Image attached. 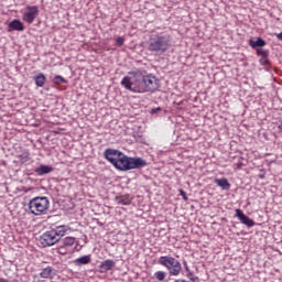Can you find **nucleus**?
<instances>
[{
	"label": "nucleus",
	"instance_id": "f257e3e1",
	"mask_svg": "<svg viewBox=\"0 0 282 282\" xmlns=\"http://www.w3.org/2000/svg\"><path fill=\"white\" fill-rule=\"evenodd\" d=\"M121 87L132 94H147L160 88V79L153 74L142 75V72H130L121 79Z\"/></svg>",
	"mask_w": 282,
	"mask_h": 282
},
{
	"label": "nucleus",
	"instance_id": "f03ea898",
	"mask_svg": "<svg viewBox=\"0 0 282 282\" xmlns=\"http://www.w3.org/2000/svg\"><path fill=\"white\" fill-rule=\"evenodd\" d=\"M104 158L117 169V171H133V169H144L147 161L142 158H131L116 149H106Z\"/></svg>",
	"mask_w": 282,
	"mask_h": 282
},
{
	"label": "nucleus",
	"instance_id": "7ed1b4c3",
	"mask_svg": "<svg viewBox=\"0 0 282 282\" xmlns=\"http://www.w3.org/2000/svg\"><path fill=\"white\" fill-rule=\"evenodd\" d=\"M147 50L152 54H165L171 50V35L164 33L151 35Z\"/></svg>",
	"mask_w": 282,
	"mask_h": 282
},
{
	"label": "nucleus",
	"instance_id": "20e7f679",
	"mask_svg": "<svg viewBox=\"0 0 282 282\" xmlns=\"http://www.w3.org/2000/svg\"><path fill=\"white\" fill-rule=\"evenodd\" d=\"M29 213L35 217H41V215H47L50 210V198L46 196L33 197L28 204Z\"/></svg>",
	"mask_w": 282,
	"mask_h": 282
},
{
	"label": "nucleus",
	"instance_id": "39448f33",
	"mask_svg": "<svg viewBox=\"0 0 282 282\" xmlns=\"http://www.w3.org/2000/svg\"><path fill=\"white\" fill-rule=\"evenodd\" d=\"M159 264L166 268L170 276H180L182 274V262L171 256H162L159 258Z\"/></svg>",
	"mask_w": 282,
	"mask_h": 282
},
{
	"label": "nucleus",
	"instance_id": "423d86ee",
	"mask_svg": "<svg viewBox=\"0 0 282 282\" xmlns=\"http://www.w3.org/2000/svg\"><path fill=\"white\" fill-rule=\"evenodd\" d=\"M78 243L74 237H65L61 240L59 246L57 247V253L65 256L72 252L73 248Z\"/></svg>",
	"mask_w": 282,
	"mask_h": 282
},
{
	"label": "nucleus",
	"instance_id": "0eeeda50",
	"mask_svg": "<svg viewBox=\"0 0 282 282\" xmlns=\"http://www.w3.org/2000/svg\"><path fill=\"white\" fill-rule=\"evenodd\" d=\"M61 241L58 237L56 236L54 229L45 231L41 237H40V243L43 246V248H50V246H54Z\"/></svg>",
	"mask_w": 282,
	"mask_h": 282
},
{
	"label": "nucleus",
	"instance_id": "6e6552de",
	"mask_svg": "<svg viewBox=\"0 0 282 282\" xmlns=\"http://www.w3.org/2000/svg\"><path fill=\"white\" fill-rule=\"evenodd\" d=\"M36 17H39V7L26 6L25 11L22 14V21L29 23V25H32Z\"/></svg>",
	"mask_w": 282,
	"mask_h": 282
},
{
	"label": "nucleus",
	"instance_id": "1a4fd4ad",
	"mask_svg": "<svg viewBox=\"0 0 282 282\" xmlns=\"http://www.w3.org/2000/svg\"><path fill=\"white\" fill-rule=\"evenodd\" d=\"M236 217H238L239 221L248 228H252L254 226V220L250 219V217L246 216L241 209H236Z\"/></svg>",
	"mask_w": 282,
	"mask_h": 282
},
{
	"label": "nucleus",
	"instance_id": "9d476101",
	"mask_svg": "<svg viewBox=\"0 0 282 282\" xmlns=\"http://www.w3.org/2000/svg\"><path fill=\"white\" fill-rule=\"evenodd\" d=\"M53 231H55L57 239L61 240V237H65L68 232H72V227L67 225H61L53 229Z\"/></svg>",
	"mask_w": 282,
	"mask_h": 282
},
{
	"label": "nucleus",
	"instance_id": "9b49d317",
	"mask_svg": "<svg viewBox=\"0 0 282 282\" xmlns=\"http://www.w3.org/2000/svg\"><path fill=\"white\" fill-rule=\"evenodd\" d=\"M101 272H109V270H113L116 268V262L111 259L105 260L99 265Z\"/></svg>",
	"mask_w": 282,
	"mask_h": 282
},
{
	"label": "nucleus",
	"instance_id": "f8f14e48",
	"mask_svg": "<svg viewBox=\"0 0 282 282\" xmlns=\"http://www.w3.org/2000/svg\"><path fill=\"white\" fill-rule=\"evenodd\" d=\"M9 29L14 30L17 32H23L25 30V26L23 25V22L20 20H13L9 23Z\"/></svg>",
	"mask_w": 282,
	"mask_h": 282
},
{
	"label": "nucleus",
	"instance_id": "ddd939ff",
	"mask_svg": "<svg viewBox=\"0 0 282 282\" xmlns=\"http://www.w3.org/2000/svg\"><path fill=\"white\" fill-rule=\"evenodd\" d=\"M214 184L218 185L223 191H230L228 178H215Z\"/></svg>",
	"mask_w": 282,
	"mask_h": 282
},
{
	"label": "nucleus",
	"instance_id": "4468645a",
	"mask_svg": "<svg viewBox=\"0 0 282 282\" xmlns=\"http://www.w3.org/2000/svg\"><path fill=\"white\" fill-rule=\"evenodd\" d=\"M54 171V167L48 166V165H40L39 167L35 169L36 175H47L48 173H52Z\"/></svg>",
	"mask_w": 282,
	"mask_h": 282
},
{
	"label": "nucleus",
	"instance_id": "2eb2a0df",
	"mask_svg": "<svg viewBox=\"0 0 282 282\" xmlns=\"http://www.w3.org/2000/svg\"><path fill=\"white\" fill-rule=\"evenodd\" d=\"M116 202L119 206H129L131 204V198L129 195L117 196Z\"/></svg>",
	"mask_w": 282,
	"mask_h": 282
},
{
	"label": "nucleus",
	"instance_id": "dca6fc26",
	"mask_svg": "<svg viewBox=\"0 0 282 282\" xmlns=\"http://www.w3.org/2000/svg\"><path fill=\"white\" fill-rule=\"evenodd\" d=\"M249 45L253 50H257V47H265V41L261 37H258L257 41L249 40Z\"/></svg>",
	"mask_w": 282,
	"mask_h": 282
},
{
	"label": "nucleus",
	"instance_id": "f3484780",
	"mask_svg": "<svg viewBox=\"0 0 282 282\" xmlns=\"http://www.w3.org/2000/svg\"><path fill=\"white\" fill-rule=\"evenodd\" d=\"M74 263L76 265H87V263H91V257L90 256H84L80 258H77Z\"/></svg>",
	"mask_w": 282,
	"mask_h": 282
},
{
	"label": "nucleus",
	"instance_id": "a211bd4d",
	"mask_svg": "<svg viewBox=\"0 0 282 282\" xmlns=\"http://www.w3.org/2000/svg\"><path fill=\"white\" fill-rule=\"evenodd\" d=\"M36 87H43L45 85V75L43 73H40L37 76L34 77Z\"/></svg>",
	"mask_w": 282,
	"mask_h": 282
},
{
	"label": "nucleus",
	"instance_id": "6ab92c4d",
	"mask_svg": "<svg viewBox=\"0 0 282 282\" xmlns=\"http://www.w3.org/2000/svg\"><path fill=\"white\" fill-rule=\"evenodd\" d=\"M41 279H51L52 278V267H46L40 273Z\"/></svg>",
	"mask_w": 282,
	"mask_h": 282
},
{
	"label": "nucleus",
	"instance_id": "aec40b11",
	"mask_svg": "<svg viewBox=\"0 0 282 282\" xmlns=\"http://www.w3.org/2000/svg\"><path fill=\"white\" fill-rule=\"evenodd\" d=\"M18 159L20 160L21 164H25V163L30 162V153L24 152V153L18 155Z\"/></svg>",
	"mask_w": 282,
	"mask_h": 282
},
{
	"label": "nucleus",
	"instance_id": "412c9836",
	"mask_svg": "<svg viewBox=\"0 0 282 282\" xmlns=\"http://www.w3.org/2000/svg\"><path fill=\"white\" fill-rule=\"evenodd\" d=\"M154 279H156V281H164L166 279V272H164V271H156L154 273Z\"/></svg>",
	"mask_w": 282,
	"mask_h": 282
},
{
	"label": "nucleus",
	"instance_id": "4be33fe9",
	"mask_svg": "<svg viewBox=\"0 0 282 282\" xmlns=\"http://www.w3.org/2000/svg\"><path fill=\"white\" fill-rule=\"evenodd\" d=\"M257 54L258 55H260V56H262V58H261V61H263L264 63H267L268 62V56H269V52L268 51H261V50H257Z\"/></svg>",
	"mask_w": 282,
	"mask_h": 282
},
{
	"label": "nucleus",
	"instance_id": "5701e85b",
	"mask_svg": "<svg viewBox=\"0 0 282 282\" xmlns=\"http://www.w3.org/2000/svg\"><path fill=\"white\" fill-rule=\"evenodd\" d=\"M117 47H122L124 45V37L119 36L115 39Z\"/></svg>",
	"mask_w": 282,
	"mask_h": 282
},
{
	"label": "nucleus",
	"instance_id": "b1692460",
	"mask_svg": "<svg viewBox=\"0 0 282 282\" xmlns=\"http://www.w3.org/2000/svg\"><path fill=\"white\" fill-rule=\"evenodd\" d=\"M62 83H65V78H63V76H59V75L55 76L54 84L62 85Z\"/></svg>",
	"mask_w": 282,
	"mask_h": 282
},
{
	"label": "nucleus",
	"instance_id": "393cba45",
	"mask_svg": "<svg viewBox=\"0 0 282 282\" xmlns=\"http://www.w3.org/2000/svg\"><path fill=\"white\" fill-rule=\"evenodd\" d=\"M243 166H245V164H243V159L242 158H240L238 160V162L234 164V169H238V170L243 169Z\"/></svg>",
	"mask_w": 282,
	"mask_h": 282
},
{
	"label": "nucleus",
	"instance_id": "a878e982",
	"mask_svg": "<svg viewBox=\"0 0 282 282\" xmlns=\"http://www.w3.org/2000/svg\"><path fill=\"white\" fill-rule=\"evenodd\" d=\"M181 195L183 197V199H188V197H186V192H184L183 189H181Z\"/></svg>",
	"mask_w": 282,
	"mask_h": 282
},
{
	"label": "nucleus",
	"instance_id": "bb28decb",
	"mask_svg": "<svg viewBox=\"0 0 282 282\" xmlns=\"http://www.w3.org/2000/svg\"><path fill=\"white\" fill-rule=\"evenodd\" d=\"M276 39H279V41H282V32L276 35Z\"/></svg>",
	"mask_w": 282,
	"mask_h": 282
},
{
	"label": "nucleus",
	"instance_id": "cd10ccee",
	"mask_svg": "<svg viewBox=\"0 0 282 282\" xmlns=\"http://www.w3.org/2000/svg\"><path fill=\"white\" fill-rule=\"evenodd\" d=\"M0 282H9V281L6 280L4 278H0Z\"/></svg>",
	"mask_w": 282,
	"mask_h": 282
},
{
	"label": "nucleus",
	"instance_id": "c85d7f7f",
	"mask_svg": "<svg viewBox=\"0 0 282 282\" xmlns=\"http://www.w3.org/2000/svg\"><path fill=\"white\" fill-rule=\"evenodd\" d=\"M278 129H280V131H282V122L278 126Z\"/></svg>",
	"mask_w": 282,
	"mask_h": 282
}]
</instances>
